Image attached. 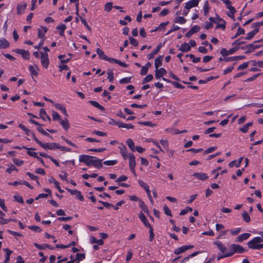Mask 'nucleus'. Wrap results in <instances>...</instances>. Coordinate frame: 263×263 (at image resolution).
Segmentation results:
<instances>
[{"mask_svg": "<svg viewBox=\"0 0 263 263\" xmlns=\"http://www.w3.org/2000/svg\"><path fill=\"white\" fill-rule=\"evenodd\" d=\"M95 159V156L87 155L79 156V161L86 164L87 166H91Z\"/></svg>", "mask_w": 263, "mask_h": 263, "instance_id": "obj_1", "label": "nucleus"}, {"mask_svg": "<svg viewBox=\"0 0 263 263\" xmlns=\"http://www.w3.org/2000/svg\"><path fill=\"white\" fill-rule=\"evenodd\" d=\"M230 253L231 256H232L235 253H243L246 250L245 249L237 244H232L230 247Z\"/></svg>", "mask_w": 263, "mask_h": 263, "instance_id": "obj_2", "label": "nucleus"}, {"mask_svg": "<svg viewBox=\"0 0 263 263\" xmlns=\"http://www.w3.org/2000/svg\"><path fill=\"white\" fill-rule=\"evenodd\" d=\"M35 142L45 149H58V144L57 143H43L38 139H35Z\"/></svg>", "mask_w": 263, "mask_h": 263, "instance_id": "obj_3", "label": "nucleus"}, {"mask_svg": "<svg viewBox=\"0 0 263 263\" xmlns=\"http://www.w3.org/2000/svg\"><path fill=\"white\" fill-rule=\"evenodd\" d=\"M128 159L130 170L133 174H136L135 166L136 165V163L135 161V157L134 155V154L130 153L128 155Z\"/></svg>", "mask_w": 263, "mask_h": 263, "instance_id": "obj_4", "label": "nucleus"}, {"mask_svg": "<svg viewBox=\"0 0 263 263\" xmlns=\"http://www.w3.org/2000/svg\"><path fill=\"white\" fill-rule=\"evenodd\" d=\"M213 243L222 254L230 253V250L228 251L227 247L221 241H215Z\"/></svg>", "mask_w": 263, "mask_h": 263, "instance_id": "obj_5", "label": "nucleus"}, {"mask_svg": "<svg viewBox=\"0 0 263 263\" xmlns=\"http://www.w3.org/2000/svg\"><path fill=\"white\" fill-rule=\"evenodd\" d=\"M41 63L44 67L47 68L49 64V60L48 54L46 52H41Z\"/></svg>", "mask_w": 263, "mask_h": 263, "instance_id": "obj_6", "label": "nucleus"}, {"mask_svg": "<svg viewBox=\"0 0 263 263\" xmlns=\"http://www.w3.org/2000/svg\"><path fill=\"white\" fill-rule=\"evenodd\" d=\"M66 190L68 192H69L71 195H75L76 196L77 198L78 199L80 200V201H83L84 200V198L81 195V193L80 191H79L77 190H71L69 188H66Z\"/></svg>", "mask_w": 263, "mask_h": 263, "instance_id": "obj_7", "label": "nucleus"}, {"mask_svg": "<svg viewBox=\"0 0 263 263\" xmlns=\"http://www.w3.org/2000/svg\"><path fill=\"white\" fill-rule=\"evenodd\" d=\"M193 247V246H191V245L183 246L182 247H180L176 249L174 251V253L176 255H179V254L186 251L188 249L192 248Z\"/></svg>", "mask_w": 263, "mask_h": 263, "instance_id": "obj_8", "label": "nucleus"}, {"mask_svg": "<svg viewBox=\"0 0 263 263\" xmlns=\"http://www.w3.org/2000/svg\"><path fill=\"white\" fill-rule=\"evenodd\" d=\"M199 2V0H191L186 3L185 8L190 10L191 8L197 6Z\"/></svg>", "mask_w": 263, "mask_h": 263, "instance_id": "obj_9", "label": "nucleus"}, {"mask_svg": "<svg viewBox=\"0 0 263 263\" xmlns=\"http://www.w3.org/2000/svg\"><path fill=\"white\" fill-rule=\"evenodd\" d=\"M166 73V70L163 68L156 69L155 71V78L156 79H159L163 76Z\"/></svg>", "mask_w": 263, "mask_h": 263, "instance_id": "obj_10", "label": "nucleus"}, {"mask_svg": "<svg viewBox=\"0 0 263 263\" xmlns=\"http://www.w3.org/2000/svg\"><path fill=\"white\" fill-rule=\"evenodd\" d=\"M193 176L196 178L202 181L207 179L209 177L206 174L203 173H195Z\"/></svg>", "mask_w": 263, "mask_h": 263, "instance_id": "obj_11", "label": "nucleus"}, {"mask_svg": "<svg viewBox=\"0 0 263 263\" xmlns=\"http://www.w3.org/2000/svg\"><path fill=\"white\" fill-rule=\"evenodd\" d=\"M27 7V4L25 3H21L18 4L17 6V14H22L25 10L26 9Z\"/></svg>", "mask_w": 263, "mask_h": 263, "instance_id": "obj_12", "label": "nucleus"}, {"mask_svg": "<svg viewBox=\"0 0 263 263\" xmlns=\"http://www.w3.org/2000/svg\"><path fill=\"white\" fill-rule=\"evenodd\" d=\"M161 47V45H158L157 47L154 50H153L151 53L148 54L147 55V58H148V59L150 60L153 58L154 55L159 52Z\"/></svg>", "mask_w": 263, "mask_h": 263, "instance_id": "obj_13", "label": "nucleus"}, {"mask_svg": "<svg viewBox=\"0 0 263 263\" xmlns=\"http://www.w3.org/2000/svg\"><path fill=\"white\" fill-rule=\"evenodd\" d=\"M139 218H140V219L141 220V221L143 222V223L144 224V225L146 227H151L150 223H149V222L147 221L146 217L145 216V215L143 214V213L142 212H141L139 215Z\"/></svg>", "mask_w": 263, "mask_h": 263, "instance_id": "obj_14", "label": "nucleus"}, {"mask_svg": "<svg viewBox=\"0 0 263 263\" xmlns=\"http://www.w3.org/2000/svg\"><path fill=\"white\" fill-rule=\"evenodd\" d=\"M120 149V153L124 159L128 158L129 154L127 153V149L124 145H122L119 147Z\"/></svg>", "mask_w": 263, "mask_h": 263, "instance_id": "obj_15", "label": "nucleus"}, {"mask_svg": "<svg viewBox=\"0 0 263 263\" xmlns=\"http://www.w3.org/2000/svg\"><path fill=\"white\" fill-rule=\"evenodd\" d=\"M258 31L259 28L255 27L251 32L247 34V36L245 38V39L247 40H251Z\"/></svg>", "mask_w": 263, "mask_h": 263, "instance_id": "obj_16", "label": "nucleus"}, {"mask_svg": "<svg viewBox=\"0 0 263 263\" xmlns=\"http://www.w3.org/2000/svg\"><path fill=\"white\" fill-rule=\"evenodd\" d=\"M15 52L22 55V57L25 59H28L29 57V52L24 49H16Z\"/></svg>", "mask_w": 263, "mask_h": 263, "instance_id": "obj_17", "label": "nucleus"}, {"mask_svg": "<svg viewBox=\"0 0 263 263\" xmlns=\"http://www.w3.org/2000/svg\"><path fill=\"white\" fill-rule=\"evenodd\" d=\"M102 161V159H99L97 157H95V159L93 160V162H92V165L97 168H102L103 167Z\"/></svg>", "mask_w": 263, "mask_h": 263, "instance_id": "obj_18", "label": "nucleus"}, {"mask_svg": "<svg viewBox=\"0 0 263 263\" xmlns=\"http://www.w3.org/2000/svg\"><path fill=\"white\" fill-rule=\"evenodd\" d=\"M250 234L247 233L241 234L236 238V241L241 242L247 239L250 236Z\"/></svg>", "mask_w": 263, "mask_h": 263, "instance_id": "obj_19", "label": "nucleus"}, {"mask_svg": "<svg viewBox=\"0 0 263 263\" xmlns=\"http://www.w3.org/2000/svg\"><path fill=\"white\" fill-rule=\"evenodd\" d=\"M54 106L57 109L60 110L66 116H68L66 108L63 105L59 103H55Z\"/></svg>", "mask_w": 263, "mask_h": 263, "instance_id": "obj_20", "label": "nucleus"}, {"mask_svg": "<svg viewBox=\"0 0 263 263\" xmlns=\"http://www.w3.org/2000/svg\"><path fill=\"white\" fill-rule=\"evenodd\" d=\"M163 56H159L155 60V67L156 69L158 68L162 65Z\"/></svg>", "mask_w": 263, "mask_h": 263, "instance_id": "obj_21", "label": "nucleus"}, {"mask_svg": "<svg viewBox=\"0 0 263 263\" xmlns=\"http://www.w3.org/2000/svg\"><path fill=\"white\" fill-rule=\"evenodd\" d=\"M23 148H25L26 149L28 150L27 151V154L30 156H31V157H33L35 158H37L38 157V155H37V153L35 152H33V151H31L32 150H34L35 149L33 148H27V147H23Z\"/></svg>", "mask_w": 263, "mask_h": 263, "instance_id": "obj_22", "label": "nucleus"}, {"mask_svg": "<svg viewBox=\"0 0 263 263\" xmlns=\"http://www.w3.org/2000/svg\"><path fill=\"white\" fill-rule=\"evenodd\" d=\"M139 206L141 208L144 212L147 214H149V211L147 206L142 200H139Z\"/></svg>", "mask_w": 263, "mask_h": 263, "instance_id": "obj_23", "label": "nucleus"}, {"mask_svg": "<svg viewBox=\"0 0 263 263\" xmlns=\"http://www.w3.org/2000/svg\"><path fill=\"white\" fill-rule=\"evenodd\" d=\"M3 251L5 252L6 255H5V260L4 261V263H7L10 259V256L12 254V251L10 250L8 248H4L3 249Z\"/></svg>", "mask_w": 263, "mask_h": 263, "instance_id": "obj_24", "label": "nucleus"}, {"mask_svg": "<svg viewBox=\"0 0 263 263\" xmlns=\"http://www.w3.org/2000/svg\"><path fill=\"white\" fill-rule=\"evenodd\" d=\"M242 158L241 157L239 158V160L237 162L236 160H233L231 162H230L229 164V166L230 167H232L234 165H235L237 167H238L240 166L242 160Z\"/></svg>", "mask_w": 263, "mask_h": 263, "instance_id": "obj_25", "label": "nucleus"}, {"mask_svg": "<svg viewBox=\"0 0 263 263\" xmlns=\"http://www.w3.org/2000/svg\"><path fill=\"white\" fill-rule=\"evenodd\" d=\"M182 52H187L191 50V46L186 43L182 44L179 49Z\"/></svg>", "mask_w": 263, "mask_h": 263, "instance_id": "obj_26", "label": "nucleus"}, {"mask_svg": "<svg viewBox=\"0 0 263 263\" xmlns=\"http://www.w3.org/2000/svg\"><path fill=\"white\" fill-rule=\"evenodd\" d=\"M263 241V239L260 237H256L248 242V245L259 243Z\"/></svg>", "mask_w": 263, "mask_h": 263, "instance_id": "obj_27", "label": "nucleus"}, {"mask_svg": "<svg viewBox=\"0 0 263 263\" xmlns=\"http://www.w3.org/2000/svg\"><path fill=\"white\" fill-rule=\"evenodd\" d=\"M59 123L61 124L62 127L65 130H67L69 128V127H70V125H69V124L68 123V121H67V119H66L65 120L61 119L59 121Z\"/></svg>", "mask_w": 263, "mask_h": 263, "instance_id": "obj_28", "label": "nucleus"}, {"mask_svg": "<svg viewBox=\"0 0 263 263\" xmlns=\"http://www.w3.org/2000/svg\"><path fill=\"white\" fill-rule=\"evenodd\" d=\"M89 102L90 103V104H91L93 106L97 107V108H98L100 110H101V111H104L105 110L104 107L103 106H102V105H101L100 104H99V103L98 102H97V101H90Z\"/></svg>", "mask_w": 263, "mask_h": 263, "instance_id": "obj_29", "label": "nucleus"}, {"mask_svg": "<svg viewBox=\"0 0 263 263\" xmlns=\"http://www.w3.org/2000/svg\"><path fill=\"white\" fill-rule=\"evenodd\" d=\"M126 144L133 152L136 151L135 143L132 139H128L126 141Z\"/></svg>", "mask_w": 263, "mask_h": 263, "instance_id": "obj_30", "label": "nucleus"}, {"mask_svg": "<svg viewBox=\"0 0 263 263\" xmlns=\"http://www.w3.org/2000/svg\"><path fill=\"white\" fill-rule=\"evenodd\" d=\"M97 53L101 59L105 61L107 59V57L104 54V51L101 49L97 48Z\"/></svg>", "mask_w": 263, "mask_h": 263, "instance_id": "obj_31", "label": "nucleus"}, {"mask_svg": "<svg viewBox=\"0 0 263 263\" xmlns=\"http://www.w3.org/2000/svg\"><path fill=\"white\" fill-rule=\"evenodd\" d=\"M253 124V123L252 122H249L246 125H244L241 128H240L239 130L243 133H246L248 130L249 127L251 126Z\"/></svg>", "mask_w": 263, "mask_h": 263, "instance_id": "obj_32", "label": "nucleus"}, {"mask_svg": "<svg viewBox=\"0 0 263 263\" xmlns=\"http://www.w3.org/2000/svg\"><path fill=\"white\" fill-rule=\"evenodd\" d=\"M119 127L120 128H125L127 129H134L135 128V126L131 123L126 124V123H124L123 122H121V124H120V125H119Z\"/></svg>", "mask_w": 263, "mask_h": 263, "instance_id": "obj_33", "label": "nucleus"}, {"mask_svg": "<svg viewBox=\"0 0 263 263\" xmlns=\"http://www.w3.org/2000/svg\"><path fill=\"white\" fill-rule=\"evenodd\" d=\"M91 243H97L98 245H102L104 241L102 239H97L95 237H91L90 239Z\"/></svg>", "mask_w": 263, "mask_h": 263, "instance_id": "obj_34", "label": "nucleus"}, {"mask_svg": "<svg viewBox=\"0 0 263 263\" xmlns=\"http://www.w3.org/2000/svg\"><path fill=\"white\" fill-rule=\"evenodd\" d=\"M174 22L175 23L184 24L186 22V20L182 16H177L175 17Z\"/></svg>", "mask_w": 263, "mask_h": 263, "instance_id": "obj_35", "label": "nucleus"}, {"mask_svg": "<svg viewBox=\"0 0 263 263\" xmlns=\"http://www.w3.org/2000/svg\"><path fill=\"white\" fill-rule=\"evenodd\" d=\"M248 246L249 248L252 249L258 250V249H260L261 248H263V243H261V244H258V243L251 244V245H248Z\"/></svg>", "mask_w": 263, "mask_h": 263, "instance_id": "obj_36", "label": "nucleus"}, {"mask_svg": "<svg viewBox=\"0 0 263 263\" xmlns=\"http://www.w3.org/2000/svg\"><path fill=\"white\" fill-rule=\"evenodd\" d=\"M242 216L245 222H249L250 221V217L246 211H243Z\"/></svg>", "mask_w": 263, "mask_h": 263, "instance_id": "obj_37", "label": "nucleus"}, {"mask_svg": "<svg viewBox=\"0 0 263 263\" xmlns=\"http://www.w3.org/2000/svg\"><path fill=\"white\" fill-rule=\"evenodd\" d=\"M227 8L230 10V12L231 13V14H228V15L231 17H234V14L236 12V9L231 6V5L228 7H227Z\"/></svg>", "mask_w": 263, "mask_h": 263, "instance_id": "obj_38", "label": "nucleus"}, {"mask_svg": "<svg viewBox=\"0 0 263 263\" xmlns=\"http://www.w3.org/2000/svg\"><path fill=\"white\" fill-rule=\"evenodd\" d=\"M39 116L43 120H46V117L47 116L46 111L43 108H41L40 111Z\"/></svg>", "mask_w": 263, "mask_h": 263, "instance_id": "obj_39", "label": "nucleus"}, {"mask_svg": "<svg viewBox=\"0 0 263 263\" xmlns=\"http://www.w3.org/2000/svg\"><path fill=\"white\" fill-rule=\"evenodd\" d=\"M85 254L82 253H77L76 255V260H78V261L77 263H79V261L83 260L85 258Z\"/></svg>", "mask_w": 263, "mask_h": 263, "instance_id": "obj_40", "label": "nucleus"}, {"mask_svg": "<svg viewBox=\"0 0 263 263\" xmlns=\"http://www.w3.org/2000/svg\"><path fill=\"white\" fill-rule=\"evenodd\" d=\"M9 46V43L6 40V39H1V48H6Z\"/></svg>", "mask_w": 263, "mask_h": 263, "instance_id": "obj_41", "label": "nucleus"}, {"mask_svg": "<svg viewBox=\"0 0 263 263\" xmlns=\"http://www.w3.org/2000/svg\"><path fill=\"white\" fill-rule=\"evenodd\" d=\"M210 9V7H209V3L207 1L204 3V6H203V11H204V14L205 15H207Z\"/></svg>", "mask_w": 263, "mask_h": 263, "instance_id": "obj_42", "label": "nucleus"}, {"mask_svg": "<svg viewBox=\"0 0 263 263\" xmlns=\"http://www.w3.org/2000/svg\"><path fill=\"white\" fill-rule=\"evenodd\" d=\"M138 124L143 125L145 126H150V127H154L156 126L155 124H153L151 121H145V122H139Z\"/></svg>", "mask_w": 263, "mask_h": 263, "instance_id": "obj_43", "label": "nucleus"}, {"mask_svg": "<svg viewBox=\"0 0 263 263\" xmlns=\"http://www.w3.org/2000/svg\"><path fill=\"white\" fill-rule=\"evenodd\" d=\"M52 116L54 121L59 120L60 121L62 119L60 115L56 111L52 112Z\"/></svg>", "mask_w": 263, "mask_h": 263, "instance_id": "obj_44", "label": "nucleus"}, {"mask_svg": "<svg viewBox=\"0 0 263 263\" xmlns=\"http://www.w3.org/2000/svg\"><path fill=\"white\" fill-rule=\"evenodd\" d=\"M107 79L109 80L110 82H112L114 80V73L111 70H108L107 71Z\"/></svg>", "mask_w": 263, "mask_h": 263, "instance_id": "obj_45", "label": "nucleus"}, {"mask_svg": "<svg viewBox=\"0 0 263 263\" xmlns=\"http://www.w3.org/2000/svg\"><path fill=\"white\" fill-rule=\"evenodd\" d=\"M118 162V161L116 160H107L103 162L104 164L106 165H114L116 164Z\"/></svg>", "mask_w": 263, "mask_h": 263, "instance_id": "obj_46", "label": "nucleus"}, {"mask_svg": "<svg viewBox=\"0 0 263 263\" xmlns=\"http://www.w3.org/2000/svg\"><path fill=\"white\" fill-rule=\"evenodd\" d=\"M153 79V76L151 74L147 75L146 77H145L143 80V84L146 83L151 81H152Z\"/></svg>", "mask_w": 263, "mask_h": 263, "instance_id": "obj_47", "label": "nucleus"}, {"mask_svg": "<svg viewBox=\"0 0 263 263\" xmlns=\"http://www.w3.org/2000/svg\"><path fill=\"white\" fill-rule=\"evenodd\" d=\"M108 124L112 125H116L119 127L120 124H121V122L115 120L113 119H110Z\"/></svg>", "mask_w": 263, "mask_h": 263, "instance_id": "obj_48", "label": "nucleus"}, {"mask_svg": "<svg viewBox=\"0 0 263 263\" xmlns=\"http://www.w3.org/2000/svg\"><path fill=\"white\" fill-rule=\"evenodd\" d=\"M112 7V3L111 2L107 3L104 6V9L107 12L111 11Z\"/></svg>", "mask_w": 263, "mask_h": 263, "instance_id": "obj_49", "label": "nucleus"}, {"mask_svg": "<svg viewBox=\"0 0 263 263\" xmlns=\"http://www.w3.org/2000/svg\"><path fill=\"white\" fill-rule=\"evenodd\" d=\"M138 183L140 186L143 188L145 190V191L148 190V189H149L148 185L143 181L139 180Z\"/></svg>", "mask_w": 263, "mask_h": 263, "instance_id": "obj_50", "label": "nucleus"}, {"mask_svg": "<svg viewBox=\"0 0 263 263\" xmlns=\"http://www.w3.org/2000/svg\"><path fill=\"white\" fill-rule=\"evenodd\" d=\"M131 79H132V77H129V78H127V77H126V78H124L123 79H121L119 82L121 84H127V83H130V81H131Z\"/></svg>", "mask_w": 263, "mask_h": 263, "instance_id": "obj_51", "label": "nucleus"}, {"mask_svg": "<svg viewBox=\"0 0 263 263\" xmlns=\"http://www.w3.org/2000/svg\"><path fill=\"white\" fill-rule=\"evenodd\" d=\"M14 200L20 203H23L24 200L22 197L19 195H15L14 196Z\"/></svg>", "mask_w": 263, "mask_h": 263, "instance_id": "obj_52", "label": "nucleus"}, {"mask_svg": "<svg viewBox=\"0 0 263 263\" xmlns=\"http://www.w3.org/2000/svg\"><path fill=\"white\" fill-rule=\"evenodd\" d=\"M251 62L252 63L253 66H258L260 67H263V61L256 62L255 61L252 60L251 61Z\"/></svg>", "mask_w": 263, "mask_h": 263, "instance_id": "obj_53", "label": "nucleus"}, {"mask_svg": "<svg viewBox=\"0 0 263 263\" xmlns=\"http://www.w3.org/2000/svg\"><path fill=\"white\" fill-rule=\"evenodd\" d=\"M37 130L43 135L50 137L49 134L44 130V129L41 127V125L37 127Z\"/></svg>", "mask_w": 263, "mask_h": 263, "instance_id": "obj_54", "label": "nucleus"}, {"mask_svg": "<svg viewBox=\"0 0 263 263\" xmlns=\"http://www.w3.org/2000/svg\"><path fill=\"white\" fill-rule=\"evenodd\" d=\"M18 127L20 128H21L22 129H23V130H24L26 132V135H27L28 136L30 135L29 133H31V130L30 129H29L27 128L24 125H23L22 124H20L18 125Z\"/></svg>", "mask_w": 263, "mask_h": 263, "instance_id": "obj_55", "label": "nucleus"}, {"mask_svg": "<svg viewBox=\"0 0 263 263\" xmlns=\"http://www.w3.org/2000/svg\"><path fill=\"white\" fill-rule=\"evenodd\" d=\"M149 228V241H152L155 237V234L153 232V229L152 227H150Z\"/></svg>", "mask_w": 263, "mask_h": 263, "instance_id": "obj_56", "label": "nucleus"}, {"mask_svg": "<svg viewBox=\"0 0 263 263\" xmlns=\"http://www.w3.org/2000/svg\"><path fill=\"white\" fill-rule=\"evenodd\" d=\"M148 67L147 66H143L141 68L140 74L142 76H145L148 72Z\"/></svg>", "mask_w": 263, "mask_h": 263, "instance_id": "obj_57", "label": "nucleus"}, {"mask_svg": "<svg viewBox=\"0 0 263 263\" xmlns=\"http://www.w3.org/2000/svg\"><path fill=\"white\" fill-rule=\"evenodd\" d=\"M130 43L134 46H137L139 44L138 42L133 37H130L129 39Z\"/></svg>", "mask_w": 263, "mask_h": 263, "instance_id": "obj_58", "label": "nucleus"}, {"mask_svg": "<svg viewBox=\"0 0 263 263\" xmlns=\"http://www.w3.org/2000/svg\"><path fill=\"white\" fill-rule=\"evenodd\" d=\"M216 149H217L216 146L211 147L208 148L207 149H206L204 152V153L205 154H210V153H211L214 152Z\"/></svg>", "mask_w": 263, "mask_h": 263, "instance_id": "obj_59", "label": "nucleus"}, {"mask_svg": "<svg viewBox=\"0 0 263 263\" xmlns=\"http://www.w3.org/2000/svg\"><path fill=\"white\" fill-rule=\"evenodd\" d=\"M248 64H249V63L248 62H245L243 63V64L240 65L238 67H237V70H242V69H245L246 68H247L248 66Z\"/></svg>", "mask_w": 263, "mask_h": 263, "instance_id": "obj_60", "label": "nucleus"}, {"mask_svg": "<svg viewBox=\"0 0 263 263\" xmlns=\"http://www.w3.org/2000/svg\"><path fill=\"white\" fill-rule=\"evenodd\" d=\"M29 228L36 232H40L42 231V229L39 227L36 226H29Z\"/></svg>", "mask_w": 263, "mask_h": 263, "instance_id": "obj_61", "label": "nucleus"}, {"mask_svg": "<svg viewBox=\"0 0 263 263\" xmlns=\"http://www.w3.org/2000/svg\"><path fill=\"white\" fill-rule=\"evenodd\" d=\"M241 231L240 228H237L235 229L230 230V232L232 235H237Z\"/></svg>", "mask_w": 263, "mask_h": 263, "instance_id": "obj_62", "label": "nucleus"}, {"mask_svg": "<svg viewBox=\"0 0 263 263\" xmlns=\"http://www.w3.org/2000/svg\"><path fill=\"white\" fill-rule=\"evenodd\" d=\"M163 209L164 213L166 215L171 217L172 216L171 211L169 209L167 205H164Z\"/></svg>", "mask_w": 263, "mask_h": 263, "instance_id": "obj_63", "label": "nucleus"}, {"mask_svg": "<svg viewBox=\"0 0 263 263\" xmlns=\"http://www.w3.org/2000/svg\"><path fill=\"white\" fill-rule=\"evenodd\" d=\"M13 171H18V170L14 165H13L12 164H11V166L10 167H9L8 168H7L6 170V172L10 174Z\"/></svg>", "mask_w": 263, "mask_h": 263, "instance_id": "obj_64", "label": "nucleus"}]
</instances>
